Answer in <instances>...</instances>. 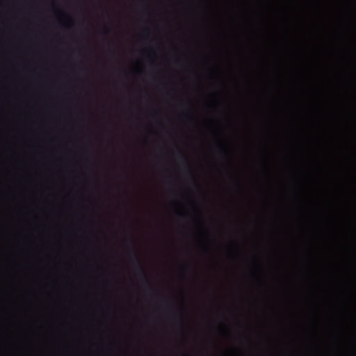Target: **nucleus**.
I'll return each instance as SVG.
<instances>
[{
  "mask_svg": "<svg viewBox=\"0 0 356 356\" xmlns=\"http://www.w3.org/2000/svg\"><path fill=\"white\" fill-rule=\"evenodd\" d=\"M131 261L134 265L135 270L138 272V275L143 278L144 282L150 287L149 282L147 277L145 270L136 254V251L133 250L131 252Z\"/></svg>",
  "mask_w": 356,
  "mask_h": 356,
  "instance_id": "nucleus-1",
  "label": "nucleus"
},
{
  "mask_svg": "<svg viewBox=\"0 0 356 356\" xmlns=\"http://www.w3.org/2000/svg\"><path fill=\"white\" fill-rule=\"evenodd\" d=\"M218 149H219L220 152L223 155H225V156L227 155V149L222 145H221L220 144H218Z\"/></svg>",
  "mask_w": 356,
  "mask_h": 356,
  "instance_id": "nucleus-2",
  "label": "nucleus"
},
{
  "mask_svg": "<svg viewBox=\"0 0 356 356\" xmlns=\"http://www.w3.org/2000/svg\"><path fill=\"white\" fill-rule=\"evenodd\" d=\"M145 33L149 35V31L148 29H145Z\"/></svg>",
  "mask_w": 356,
  "mask_h": 356,
  "instance_id": "nucleus-3",
  "label": "nucleus"
},
{
  "mask_svg": "<svg viewBox=\"0 0 356 356\" xmlns=\"http://www.w3.org/2000/svg\"><path fill=\"white\" fill-rule=\"evenodd\" d=\"M182 158L184 159V161H186V159L185 156H182Z\"/></svg>",
  "mask_w": 356,
  "mask_h": 356,
  "instance_id": "nucleus-4",
  "label": "nucleus"
},
{
  "mask_svg": "<svg viewBox=\"0 0 356 356\" xmlns=\"http://www.w3.org/2000/svg\"><path fill=\"white\" fill-rule=\"evenodd\" d=\"M110 30L108 29H106V33H108Z\"/></svg>",
  "mask_w": 356,
  "mask_h": 356,
  "instance_id": "nucleus-5",
  "label": "nucleus"
}]
</instances>
